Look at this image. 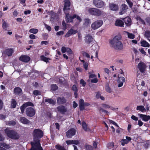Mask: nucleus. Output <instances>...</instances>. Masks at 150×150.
<instances>
[{"label": "nucleus", "mask_w": 150, "mask_h": 150, "mask_svg": "<svg viewBox=\"0 0 150 150\" xmlns=\"http://www.w3.org/2000/svg\"><path fill=\"white\" fill-rule=\"evenodd\" d=\"M84 148L86 150H92L93 149L92 146L88 144H86L85 145Z\"/></svg>", "instance_id": "nucleus-41"}, {"label": "nucleus", "mask_w": 150, "mask_h": 150, "mask_svg": "<svg viewBox=\"0 0 150 150\" xmlns=\"http://www.w3.org/2000/svg\"><path fill=\"white\" fill-rule=\"evenodd\" d=\"M74 18H76L79 21V23L81 21V19L80 17L76 14L74 15L73 16H71L68 14L66 15V21L67 23L72 22L73 19Z\"/></svg>", "instance_id": "nucleus-4"}, {"label": "nucleus", "mask_w": 150, "mask_h": 150, "mask_svg": "<svg viewBox=\"0 0 150 150\" xmlns=\"http://www.w3.org/2000/svg\"><path fill=\"white\" fill-rule=\"evenodd\" d=\"M88 74H90L89 76V78L91 79L96 77V76L95 74H91L90 72H89Z\"/></svg>", "instance_id": "nucleus-54"}, {"label": "nucleus", "mask_w": 150, "mask_h": 150, "mask_svg": "<svg viewBox=\"0 0 150 150\" xmlns=\"http://www.w3.org/2000/svg\"><path fill=\"white\" fill-rule=\"evenodd\" d=\"M79 106L81 110H83L84 108V102L83 99H81L79 100Z\"/></svg>", "instance_id": "nucleus-30"}, {"label": "nucleus", "mask_w": 150, "mask_h": 150, "mask_svg": "<svg viewBox=\"0 0 150 150\" xmlns=\"http://www.w3.org/2000/svg\"><path fill=\"white\" fill-rule=\"evenodd\" d=\"M88 11L91 14L97 16L101 15L103 13V12L99 9L93 8H89Z\"/></svg>", "instance_id": "nucleus-5"}, {"label": "nucleus", "mask_w": 150, "mask_h": 150, "mask_svg": "<svg viewBox=\"0 0 150 150\" xmlns=\"http://www.w3.org/2000/svg\"><path fill=\"white\" fill-rule=\"evenodd\" d=\"M149 145V142H142L140 143H138V147L139 148V147L140 146H143L146 149L147 148L148 146Z\"/></svg>", "instance_id": "nucleus-26"}, {"label": "nucleus", "mask_w": 150, "mask_h": 150, "mask_svg": "<svg viewBox=\"0 0 150 150\" xmlns=\"http://www.w3.org/2000/svg\"><path fill=\"white\" fill-rule=\"evenodd\" d=\"M13 52V50L11 49H7L5 51L6 54L8 56L11 55Z\"/></svg>", "instance_id": "nucleus-34"}, {"label": "nucleus", "mask_w": 150, "mask_h": 150, "mask_svg": "<svg viewBox=\"0 0 150 150\" xmlns=\"http://www.w3.org/2000/svg\"><path fill=\"white\" fill-rule=\"evenodd\" d=\"M139 115L140 118L143 121L146 122L150 119V116L142 114H139Z\"/></svg>", "instance_id": "nucleus-16"}, {"label": "nucleus", "mask_w": 150, "mask_h": 150, "mask_svg": "<svg viewBox=\"0 0 150 150\" xmlns=\"http://www.w3.org/2000/svg\"><path fill=\"white\" fill-rule=\"evenodd\" d=\"M138 67L140 71L143 74H144L146 67V65L143 62H140L138 64Z\"/></svg>", "instance_id": "nucleus-10"}, {"label": "nucleus", "mask_w": 150, "mask_h": 150, "mask_svg": "<svg viewBox=\"0 0 150 150\" xmlns=\"http://www.w3.org/2000/svg\"><path fill=\"white\" fill-rule=\"evenodd\" d=\"M93 3L97 7L100 8L104 5V2L101 0H94Z\"/></svg>", "instance_id": "nucleus-9"}, {"label": "nucleus", "mask_w": 150, "mask_h": 150, "mask_svg": "<svg viewBox=\"0 0 150 150\" xmlns=\"http://www.w3.org/2000/svg\"><path fill=\"white\" fill-rule=\"evenodd\" d=\"M44 25L45 27L49 31H50L51 30V28L50 26L47 25L46 24H45Z\"/></svg>", "instance_id": "nucleus-59"}, {"label": "nucleus", "mask_w": 150, "mask_h": 150, "mask_svg": "<svg viewBox=\"0 0 150 150\" xmlns=\"http://www.w3.org/2000/svg\"><path fill=\"white\" fill-rule=\"evenodd\" d=\"M93 40V37L90 35H88L85 38V41L86 43L88 44L90 43Z\"/></svg>", "instance_id": "nucleus-21"}, {"label": "nucleus", "mask_w": 150, "mask_h": 150, "mask_svg": "<svg viewBox=\"0 0 150 150\" xmlns=\"http://www.w3.org/2000/svg\"><path fill=\"white\" fill-rule=\"evenodd\" d=\"M66 142L68 145L73 144L77 145L79 143V141L76 140H68L66 141Z\"/></svg>", "instance_id": "nucleus-24"}, {"label": "nucleus", "mask_w": 150, "mask_h": 150, "mask_svg": "<svg viewBox=\"0 0 150 150\" xmlns=\"http://www.w3.org/2000/svg\"><path fill=\"white\" fill-rule=\"evenodd\" d=\"M28 106H33V104L31 102H28L25 103L23 104L21 107V112L23 113L24 112V109Z\"/></svg>", "instance_id": "nucleus-13"}, {"label": "nucleus", "mask_w": 150, "mask_h": 150, "mask_svg": "<svg viewBox=\"0 0 150 150\" xmlns=\"http://www.w3.org/2000/svg\"><path fill=\"white\" fill-rule=\"evenodd\" d=\"M80 83L83 86H85L86 85V82L82 79H81L80 80Z\"/></svg>", "instance_id": "nucleus-58"}, {"label": "nucleus", "mask_w": 150, "mask_h": 150, "mask_svg": "<svg viewBox=\"0 0 150 150\" xmlns=\"http://www.w3.org/2000/svg\"><path fill=\"white\" fill-rule=\"evenodd\" d=\"M91 81L92 83H96L98 82V80L96 77L95 78L91 79Z\"/></svg>", "instance_id": "nucleus-60"}, {"label": "nucleus", "mask_w": 150, "mask_h": 150, "mask_svg": "<svg viewBox=\"0 0 150 150\" xmlns=\"http://www.w3.org/2000/svg\"><path fill=\"white\" fill-rule=\"evenodd\" d=\"M5 132L9 137L13 139H18L19 136L18 134L15 131L10 130L8 129H6L5 130Z\"/></svg>", "instance_id": "nucleus-3"}, {"label": "nucleus", "mask_w": 150, "mask_h": 150, "mask_svg": "<svg viewBox=\"0 0 150 150\" xmlns=\"http://www.w3.org/2000/svg\"><path fill=\"white\" fill-rule=\"evenodd\" d=\"M110 9L113 11H116L118 9V6L117 5L114 4H111L110 5Z\"/></svg>", "instance_id": "nucleus-32"}, {"label": "nucleus", "mask_w": 150, "mask_h": 150, "mask_svg": "<svg viewBox=\"0 0 150 150\" xmlns=\"http://www.w3.org/2000/svg\"><path fill=\"white\" fill-rule=\"evenodd\" d=\"M76 130L74 128H71L66 132V136L68 138L71 137L75 134Z\"/></svg>", "instance_id": "nucleus-8"}, {"label": "nucleus", "mask_w": 150, "mask_h": 150, "mask_svg": "<svg viewBox=\"0 0 150 150\" xmlns=\"http://www.w3.org/2000/svg\"><path fill=\"white\" fill-rule=\"evenodd\" d=\"M141 44L142 46L144 47H149L150 46L149 43L145 40L141 41Z\"/></svg>", "instance_id": "nucleus-31"}, {"label": "nucleus", "mask_w": 150, "mask_h": 150, "mask_svg": "<svg viewBox=\"0 0 150 150\" xmlns=\"http://www.w3.org/2000/svg\"><path fill=\"white\" fill-rule=\"evenodd\" d=\"M16 124V122L14 121H11L6 123V124L9 126H14Z\"/></svg>", "instance_id": "nucleus-46"}, {"label": "nucleus", "mask_w": 150, "mask_h": 150, "mask_svg": "<svg viewBox=\"0 0 150 150\" xmlns=\"http://www.w3.org/2000/svg\"><path fill=\"white\" fill-rule=\"evenodd\" d=\"M62 29L64 30H65L67 29L66 24L64 21H63L62 23Z\"/></svg>", "instance_id": "nucleus-53"}, {"label": "nucleus", "mask_w": 150, "mask_h": 150, "mask_svg": "<svg viewBox=\"0 0 150 150\" xmlns=\"http://www.w3.org/2000/svg\"><path fill=\"white\" fill-rule=\"evenodd\" d=\"M33 94L35 96H38L40 94V92L38 90H35L33 91Z\"/></svg>", "instance_id": "nucleus-56"}, {"label": "nucleus", "mask_w": 150, "mask_h": 150, "mask_svg": "<svg viewBox=\"0 0 150 150\" xmlns=\"http://www.w3.org/2000/svg\"><path fill=\"white\" fill-rule=\"evenodd\" d=\"M40 59L42 60L46 63H47L48 62L49 60L50 59H49L45 57L44 55L40 56Z\"/></svg>", "instance_id": "nucleus-42"}, {"label": "nucleus", "mask_w": 150, "mask_h": 150, "mask_svg": "<svg viewBox=\"0 0 150 150\" xmlns=\"http://www.w3.org/2000/svg\"><path fill=\"white\" fill-rule=\"evenodd\" d=\"M101 106L103 108L106 109L109 108H111L110 106V105L105 104H102Z\"/></svg>", "instance_id": "nucleus-51"}, {"label": "nucleus", "mask_w": 150, "mask_h": 150, "mask_svg": "<svg viewBox=\"0 0 150 150\" xmlns=\"http://www.w3.org/2000/svg\"><path fill=\"white\" fill-rule=\"evenodd\" d=\"M84 23L83 25L84 26L87 27L88 25H89L91 23V22L89 19L87 18H86L84 20Z\"/></svg>", "instance_id": "nucleus-35"}, {"label": "nucleus", "mask_w": 150, "mask_h": 150, "mask_svg": "<svg viewBox=\"0 0 150 150\" xmlns=\"http://www.w3.org/2000/svg\"><path fill=\"white\" fill-rule=\"evenodd\" d=\"M125 33L127 34L128 37L130 39H132L134 38L135 35L132 33H129L128 32H125Z\"/></svg>", "instance_id": "nucleus-36"}, {"label": "nucleus", "mask_w": 150, "mask_h": 150, "mask_svg": "<svg viewBox=\"0 0 150 150\" xmlns=\"http://www.w3.org/2000/svg\"><path fill=\"white\" fill-rule=\"evenodd\" d=\"M82 127L85 131H87L89 129L85 122H82Z\"/></svg>", "instance_id": "nucleus-40"}, {"label": "nucleus", "mask_w": 150, "mask_h": 150, "mask_svg": "<svg viewBox=\"0 0 150 150\" xmlns=\"http://www.w3.org/2000/svg\"><path fill=\"white\" fill-rule=\"evenodd\" d=\"M58 88L57 86L56 85L52 84L51 86V90L52 91H55Z\"/></svg>", "instance_id": "nucleus-52"}, {"label": "nucleus", "mask_w": 150, "mask_h": 150, "mask_svg": "<svg viewBox=\"0 0 150 150\" xmlns=\"http://www.w3.org/2000/svg\"><path fill=\"white\" fill-rule=\"evenodd\" d=\"M57 109L58 111L62 114H64L67 111V108L62 105L58 106L57 107Z\"/></svg>", "instance_id": "nucleus-14"}, {"label": "nucleus", "mask_w": 150, "mask_h": 150, "mask_svg": "<svg viewBox=\"0 0 150 150\" xmlns=\"http://www.w3.org/2000/svg\"><path fill=\"white\" fill-rule=\"evenodd\" d=\"M96 97L97 99L100 98L103 100H105L104 98L101 96L100 93L99 92H98L96 93Z\"/></svg>", "instance_id": "nucleus-37"}, {"label": "nucleus", "mask_w": 150, "mask_h": 150, "mask_svg": "<svg viewBox=\"0 0 150 150\" xmlns=\"http://www.w3.org/2000/svg\"><path fill=\"white\" fill-rule=\"evenodd\" d=\"M1 146L4 147L7 149H9L10 148V146L8 145H7L4 143L1 142L0 143Z\"/></svg>", "instance_id": "nucleus-50"}, {"label": "nucleus", "mask_w": 150, "mask_h": 150, "mask_svg": "<svg viewBox=\"0 0 150 150\" xmlns=\"http://www.w3.org/2000/svg\"><path fill=\"white\" fill-rule=\"evenodd\" d=\"M45 101L46 102H47L50 104L52 105H54L55 103V101L49 98H47L45 99Z\"/></svg>", "instance_id": "nucleus-38"}, {"label": "nucleus", "mask_w": 150, "mask_h": 150, "mask_svg": "<svg viewBox=\"0 0 150 150\" xmlns=\"http://www.w3.org/2000/svg\"><path fill=\"white\" fill-rule=\"evenodd\" d=\"M72 89L75 91L74 95L75 96V97L76 98V96H77V88L76 85H74L73 86Z\"/></svg>", "instance_id": "nucleus-43"}, {"label": "nucleus", "mask_w": 150, "mask_h": 150, "mask_svg": "<svg viewBox=\"0 0 150 150\" xmlns=\"http://www.w3.org/2000/svg\"><path fill=\"white\" fill-rule=\"evenodd\" d=\"M138 125L140 126H142L143 124V122L141 120H139L138 121Z\"/></svg>", "instance_id": "nucleus-63"}, {"label": "nucleus", "mask_w": 150, "mask_h": 150, "mask_svg": "<svg viewBox=\"0 0 150 150\" xmlns=\"http://www.w3.org/2000/svg\"><path fill=\"white\" fill-rule=\"evenodd\" d=\"M8 27V24L6 23L5 21H4L2 24V27L5 30H7V28Z\"/></svg>", "instance_id": "nucleus-48"}, {"label": "nucleus", "mask_w": 150, "mask_h": 150, "mask_svg": "<svg viewBox=\"0 0 150 150\" xmlns=\"http://www.w3.org/2000/svg\"><path fill=\"white\" fill-rule=\"evenodd\" d=\"M105 90L107 92L109 93H111L112 92V90L108 86H106Z\"/></svg>", "instance_id": "nucleus-55"}, {"label": "nucleus", "mask_w": 150, "mask_h": 150, "mask_svg": "<svg viewBox=\"0 0 150 150\" xmlns=\"http://www.w3.org/2000/svg\"><path fill=\"white\" fill-rule=\"evenodd\" d=\"M57 103L58 104H62L65 103L66 100L63 97H60L57 98Z\"/></svg>", "instance_id": "nucleus-18"}, {"label": "nucleus", "mask_w": 150, "mask_h": 150, "mask_svg": "<svg viewBox=\"0 0 150 150\" xmlns=\"http://www.w3.org/2000/svg\"><path fill=\"white\" fill-rule=\"evenodd\" d=\"M30 58L29 57L26 55H22L21 56L19 60L22 62H28L30 60Z\"/></svg>", "instance_id": "nucleus-17"}, {"label": "nucleus", "mask_w": 150, "mask_h": 150, "mask_svg": "<svg viewBox=\"0 0 150 150\" xmlns=\"http://www.w3.org/2000/svg\"><path fill=\"white\" fill-rule=\"evenodd\" d=\"M136 110L140 111L142 112H145L146 109L144 107L143 105H139L137 107Z\"/></svg>", "instance_id": "nucleus-29"}, {"label": "nucleus", "mask_w": 150, "mask_h": 150, "mask_svg": "<svg viewBox=\"0 0 150 150\" xmlns=\"http://www.w3.org/2000/svg\"><path fill=\"white\" fill-rule=\"evenodd\" d=\"M35 111L33 108L31 107H29L26 110L27 115L29 117H32L35 114Z\"/></svg>", "instance_id": "nucleus-7"}, {"label": "nucleus", "mask_w": 150, "mask_h": 150, "mask_svg": "<svg viewBox=\"0 0 150 150\" xmlns=\"http://www.w3.org/2000/svg\"><path fill=\"white\" fill-rule=\"evenodd\" d=\"M127 9L128 7L125 4H122L121 6V10L119 12L120 14L121 15L123 14Z\"/></svg>", "instance_id": "nucleus-19"}, {"label": "nucleus", "mask_w": 150, "mask_h": 150, "mask_svg": "<svg viewBox=\"0 0 150 150\" xmlns=\"http://www.w3.org/2000/svg\"><path fill=\"white\" fill-rule=\"evenodd\" d=\"M125 24L127 26H129L131 24V19L129 17H126L125 18L123 19Z\"/></svg>", "instance_id": "nucleus-23"}, {"label": "nucleus", "mask_w": 150, "mask_h": 150, "mask_svg": "<svg viewBox=\"0 0 150 150\" xmlns=\"http://www.w3.org/2000/svg\"><path fill=\"white\" fill-rule=\"evenodd\" d=\"M125 138L126 139H122L120 141L121 144L122 146H124L125 144H127L131 140V138L128 136H126Z\"/></svg>", "instance_id": "nucleus-15"}, {"label": "nucleus", "mask_w": 150, "mask_h": 150, "mask_svg": "<svg viewBox=\"0 0 150 150\" xmlns=\"http://www.w3.org/2000/svg\"><path fill=\"white\" fill-rule=\"evenodd\" d=\"M103 24V21L102 20H97L92 24L91 26V28L93 30H96L101 27Z\"/></svg>", "instance_id": "nucleus-6"}, {"label": "nucleus", "mask_w": 150, "mask_h": 150, "mask_svg": "<svg viewBox=\"0 0 150 150\" xmlns=\"http://www.w3.org/2000/svg\"><path fill=\"white\" fill-rule=\"evenodd\" d=\"M121 39L120 36H116L110 41V43L115 49L122 50L123 48V46L122 42L120 41Z\"/></svg>", "instance_id": "nucleus-2"}, {"label": "nucleus", "mask_w": 150, "mask_h": 150, "mask_svg": "<svg viewBox=\"0 0 150 150\" xmlns=\"http://www.w3.org/2000/svg\"><path fill=\"white\" fill-rule=\"evenodd\" d=\"M14 92L15 94L18 95H21L22 93L21 89L19 87L15 88L14 90Z\"/></svg>", "instance_id": "nucleus-28"}, {"label": "nucleus", "mask_w": 150, "mask_h": 150, "mask_svg": "<svg viewBox=\"0 0 150 150\" xmlns=\"http://www.w3.org/2000/svg\"><path fill=\"white\" fill-rule=\"evenodd\" d=\"M114 144L113 142L107 144V147L109 149H112L114 147Z\"/></svg>", "instance_id": "nucleus-49"}, {"label": "nucleus", "mask_w": 150, "mask_h": 150, "mask_svg": "<svg viewBox=\"0 0 150 150\" xmlns=\"http://www.w3.org/2000/svg\"><path fill=\"white\" fill-rule=\"evenodd\" d=\"M29 31L31 33L35 34L38 32V30L37 29L32 28L30 29Z\"/></svg>", "instance_id": "nucleus-45"}, {"label": "nucleus", "mask_w": 150, "mask_h": 150, "mask_svg": "<svg viewBox=\"0 0 150 150\" xmlns=\"http://www.w3.org/2000/svg\"><path fill=\"white\" fill-rule=\"evenodd\" d=\"M55 148L58 150H66L63 146H61L59 145H57L55 146Z\"/></svg>", "instance_id": "nucleus-47"}, {"label": "nucleus", "mask_w": 150, "mask_h": 150, "mask_svg": "<svg viewBox=\"0 0 150 150\" xmlns=\"http://www.w3.org/2000/svg\"><path fill=\"white\" fill-rule=\"evenodd\" d=\"M92 49L95 52V56L96 57L98 58V46L97 44L93 45L92 46Z\"/></svg>", "instance_id": "nucleus-20"}, {"label": "nucleus", "mask_w": 150, "mask_h": 150, "mask_svg": "<svg viewBox=\"0 0 150 150\" xmlns=\"http://www.w3.org/2000/svg\"><path fill=\"white\" fill-rule=\"evenodd\" d=\"M115 25L117 26L122 27L124 25V23L122 20H117L115 22Z\"/></svg>", "instance_id": "nucleus-27"}, {"label": "nucleus", "mask_w": 150, "mask_h": 150, "mask_svg": "<svg viewBox=\"0 0 150 150\" xmlns=\"http://www.w3.org/2000/svg\"><path fill=\"white\" fill-rule=\"evenodd\" d=\"M139 51L140 52L143 54L145 55L146 54V52L144 50L143 48H142L139 49Z\"/></svg>", "instance_id": "nucleus-61"}, {"label": "nucleus", "mask_w": 150, "mask_h": 150, "mask_svg": "<svg viewBox=\"0 0 150 150\" xmlns=\"http://www.w3.org/2000/svg\"><path fill=\"white\" fill-rule=\"evenodd\" d=\"M144 36L148 38V40L150 41V31L148 30L145 31L144 34Z\"/></svg>", "instance_id": "nucleus-39"}, {"label": "nucleus", "mask_w": 150, "mask_h": 150, "mask_svg": "<svg viewBox=\"0 0 150 150\" xmlns=\"http://www.w3.org/2000/svg\"><path fill=\"white\" fill-rule=\"evenodd\" d=\"M77 32L78 31L77 30H74L72 28L67 33L65 36L66 37H68L72 35H74L76 34Z\"/></svg>", "instance_id": "nucleus-11"}, {"label": "nucleus", "mask_w": 150, "mask_h": 150, "mask_svg": "<svg viewBox=\"0 0 150 150\" xmlns=\"http://www.w3.org/2000/svg\"><path fill=\"white\" fill-rule=\"evenodd\" d=\"M125 81V79L123 77H120L118 80V82L119 83L118 86L119 87H121L123 86V83Z\"/></svg>", "instance_id": "nucleus-22"}, {"label": "nucleus", "mask_w": 150, "mask_h": 150, "mask_svg": "<svg viewBox=\"0 0 150 150\" xmlns=\"http://www.w3.org/2000/svg\"><path fill=\"white\" fill-rule=\"evenodd\" d=\"M33 135L34 142L31 143L32 147L30 150H43L38 139L43 136L42 132L40 129H35L33 131Z\"/></svg>", "instance_id": "nucleus-1"}, {"label": "nucleus", "mask_w": 150, "mask_h": 150, "mask_svg": "<svg viewBox=\"0 0 150 150\" xmlns=\"http://www.w3.org/2000/svg\"><path fill=\"white\" fill-rule=\"evenodd\" d=\"M16 103L15 100L14 99H12L11 101V106L12 108H14L16 107Z\"/></svg>", "instance_id": "nucleus-44"}, {"label": "nucleus", "mask_w": 150, "mask_h": 150, "mask_svg": "<svg viewBox=\"0 0 150 150\" xmlns=\"http://www.w3.org/2000/svg\"><path fill=\"white\" fill-rule=\"evenodd\" d=\"M64 2V4L63 10L65 14L66 15V11L69 9L70 3L69 0H65Z\"/></svg>", "instance_id": "nucleus-12"}, {"label": "nucleus", "mask_w": 150, "mask_h": 150, "mask_svg": "<svg viewBox=\"0 0 150 150\" xmlns=\"http://www.w3.org/2000/svg\"><path fill=\"white\" fill-rule=\"evenodd\" d=\"M131 118L134 121H137L138 120V117L134 115H132L131 117Z\"/></svg>", "instance_id": "nucleus-62"}, {"label": "nucleus", "mask_w": 150, "mask_h": 150, "mask_svg": "<svg viewBox=\"0 0 150 150\" xmlns=\"http://www.w3.org/2000/svg\"><path fill=\"white\" fill-rule=\"evenodd\" d=\"M20 121L21 122L24 124H27L29 123V121L25 117H21L20 118Z\"/></svg>", "instance_id": "nucleus-25"}, {"label": "nucleus", "mask_w": 150, "mask_h": 150, "mask_svg": "<svg viewBox=\"0 0 150 150\" xmlns=\"http://www.w3.org/2000/svg\"><path fill=\"white\" fill-rule=\"evenodd\" d=\"M83 62V67L86 70H87L88 69V66L89 64L88 62H85L83 60H81Z\"/></svg>", "instance_id": "nucleus-33"}, {"label": "nucleus", "mask_w": 150, "mask_h": 150, "mask_svg": "<svg viewBox=\"0 0 150 150\" xmlns=\"http://www.w3.org/2000/svg\"><path fill=\"white\" fill-rule=\"evenodd\" d=\"M99 110L100 112H102L104 113H105L106 114H108L109 113V112L107 110H104V109H103L102 108H100L99 109Z\"/></svg>", "instance_id": "nucleus-57"}, {"label": "nucleus", "mask_w": 150, "mask_h": 150, "mask_svg": "<svg viewBox=\"0 0 150 150\" xmlns=\"http://www.w3.org/2000/svg\"><path fill=\"white\" fill-rule=\"evenodd\" d=\"M67 48L65 47H63L62 48L61 50L62 52L63 53H65L66 52Z\"/></svg>", "instance_id": "nucleus-64"}]
</instances>
